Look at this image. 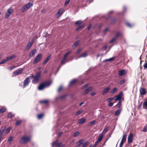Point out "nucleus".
<instances>
[{
    "label": "nucleus",
    "mask_w": 147,
    "mask_h": 147,
    "mask_svg": "<svg viewBox=\"0 0 147 147\" xmlns=\"http://www.w3.org/2000/svg\"><path fill=\"white\" fill-rule=\"evenodd\" d=\"M30 139L31 137L30 136H24L21 139L20 142L22 144H26L30 141Z\"/></svg>",
    "instance_id": "nucleus-1"
},
{
    "label": "nucleus",
    "mask_w": 147,
    "mask_h": 147,
    "mask_svg": "<svg viewBox=\"0 0 147 147\" xmlns=\"http://www.w3.org/2000/svg\"><path fill=\"white\" fill-rule=\"evenodd\" d=\"M33 5V4L32 3H28L24 5L21 9V11L23 12L32 7Z\"/></svg>",
    "instance_id": "nucleus-2"
},
{
    "label": "nucleus",
    "mask_w": 147,
    "mask_h": 147,
    "mask_svg": "<svg viewBox=\"0 0 147 147\" xmlns=\"http://www.w3.org/2000/svg\"><path fill=\"white\" fill-rule=\"evenodd\" d=\"M41 72H38L36 74L34 79L32 80V83L34 84H36L38 82L40 74Z\"/></svg>",
    "instance_id": "nucleus-3"
},
{
    "label": "nucleus",
    "mask_w": 147,
    "mask_h": 147,
    "mask_svg": "<svg viewBox=\"0 0 147 147\" xmlns=\"http://www.w3.org/2000/svg\"><path fill=\"white\" fill-rule=\"evenodd\" d=\"M42 58V57L41 54H37L33 61V63L34 64H35L36 63L39 62L41 60Z\"/></svg>",
    "instance_id": "nucleus-4"
},
{
    "label": "nucleus",
    "mask_w": 147,
    "mask_h": 147,
    "mask_svg": "<svg viewBox=\"0 0 147 147\" xmlns=\"http://www.w3.org/2000/svg\"><path fill=\"white\" fill-rule=\"evenodd\" d=\"M13 11V9L11 7L9 8L7 11L5 15V18H8Z\"/></svg>",
    "instance_id": "nucleus-5"
},
{
    "label": "nucleus",
    "mask_w": 147,
    "mask_h": 147,
    "mask_svg": "<svg viewBox=\"0 0 147 147\" xmlns=\"http://www.w3.org/2000/svg\"><path fill=\"white\" fill-rule=\"evenodd\" d=\"M123 94V93L122 92H121L117 96L114 97V100L116 101L117 100H119V101L123 100V99H122V97Z\"/></svg>",
    "instance_id": "nucleus-6"
},
{
    "label": "nucleus",
    "mask_w": 147,
    "mask_h": 147,
    "mask_svg": "<svg viewBox=\"0 0 147 147\" xmlns=\"http://www.w3.org/2000/svg\"><path fill=\"white\" fill-rule=\"evenodd\" d=\"M24 71L23 68H20L13 73V76H16L21 74Z\"/></svg>",
    "instance_id": "nucleus-7"
},
{
    "label": "nucleus",
    "mask_w": 147,
    "mask_h": 147,
    "mask_svg": "<svg viewBox=\"0 0 147 147\" xmlns=\"http://www.w3.org/2000/svg\"><path fill=\"white\" fill-rule=\"evenodd\" d=\"M30 82V78H26L24 81L23 85L24 87H25L29 85Z\"/></svg>",
    "instance_id": "nucleus-8"
},
{
    "label": "nucleus",
    "mask_w": 147,
    "mask_h": 147,
    "mask_svg": "<svg viewBox=\"0 0 147 147\" xmlns=\"http://www.w3.org/2000/svg\"><path fill=\"white\" fill-rule=\"evenodd\" d=\"M127 138V134H125L124 135L121 139L120 145L121 147H122L124 143L126 142Z\"/></svg>",
    "instance_id": "nucleus-9"
},
{
    "label": "nucleus",
    "mask_w": 147,
    "mask_h": 147,
    "mask_svg": "<svg viewBox=\"0 0 147 147\" xmlns=\"http://www.w3.org/2000/svg\"><path fill=\"white\" fill-rule=\"evenodd\" d=\"M133 134L132 133H130L128 138V143H131L133 140Z\"/></svg>",
    "instance_id": "nucleus-10"
},
{
    "label": "nucleus",
    "mask_w": 147,
    "mask_h": 147,
    "mask_svg": "<svg viewBox=\"0 0 147 147\" xmlns=\"http://www.w3.org/2000/svg\"><path fill=\"white\" fill-rule=\"evenodd\" d=\"M93 89V87L92 86H90L87 89L85 90L84 92L83 93L84 95L88 93L91 90H92Z\"/></svg>",
    "instance_id": "nucleus-11"
},
{
    "label": "nucleus",
    "mask_w": 147,
    "mask_h": 147,
    "mask_svg": "<svg viewBox=\"0 0 147 147\" xmlns=\"http://www.w3.org/2000/svg\"><path fill=\"white\" fill-rule=\"evenodd\" d=\"M34 43V41L33 40H32L30 42H29L27 45L26 46V49L27 50H28L30 48L32 47V45Z\"/></svg>",
    "instance_id": "nucleus-12"
},
{
    "label": "nucleus",
    "mask_w": 147,
    "mask_h": 147,
    "mask_svg": "<svg viewBox=\"0 0 147 147\" xmlns=\"http://www.w3.org/2000/svg\"><path fill=\"white\" fill-rule=\"evenodd\" d=\"M64 12V10L63 9L61 8L59 10L57 13L56 14V16L58 18Z\"/></svg>",
    "instance_id": "nucleus-13"
},
{
    "label": "nucleus",
    "mask_w": 147,
    "mask_h": 147,
    "mask_svg": "<svg viewBox=\"0 0 147 147\" xmlns=\"http://www.w3.org/2000/svg\"><path fill=\"white\" fill-rule=\"evenodd\" d=\"M16 57V56L15 55H12L9 57H7L5 59L6 62L15 58Z\"/></svg>",
    "instance_id": "nucleus-14"
},
{
    "label": "nucleus",
    "mask_w": 147,
    "mask_h": 147,
    "mask_svg": "<svg viewBox=\"0 0 147 147\" xmlns=\"http://www.w3.org/2000/svg\"><path fill=\"white\" fill-rule=\"evenodd\" d=\"M140 93L142 95L145 94L146 93L145 89L143 88H140Z\"/></svg>",
    "instance_id": "nucleus-15"
},
{
    "label": "nucleus",
    "mask_w": 147,
    "mask_h": 147,
    "mask_svg": "<svg viewBox=\"0 0 147 147\" xmlns=\"http://www.w3.org/2000/svg\"><path fill=\"white\" fill-rule=\"evenodd\" d=\"M109 90L110 88L109 87H107L102 90V94L103 95L109 92Z\"/></svg>",
    "instance_id": "nucleus-16"
},
{
    "label": "nucleus",
    "mask_w": 147,
    "mask_h": 147,
    "mask_svg": "<svg viewBox=\"0 0 147 147\" xmlns=\"http://www.w3.org/2000/svg\"><path fill=\"white\" fill-rule=\"evenodd\" d=\"M126 73L124 69H122L119 70L118 72V74L119 76H121L123 75H124Z\"/></svg>",
    "instance_id": "nucleus-17"
},
{
    "label": "nucleus",
    "mask_w": 147,
    "mask_h": 147,
    "mask_svg": "<svg viewBox=\"0 0 147 147\" xmlns=\"http://www.w3.org/2000/svg\"><path fill=\"white\" fill-rule=\"evenodd\" d=\"M51 55H49L46 58L45 61L43 62L42 63L43 65H45L51 59Z\"/></svg>",
    "instance_id": "nucleus-18"
},
{
    "label": "nucleus",
    "mask_w": 147,
    "mask_h": 147,
    "mask_svg": "<svg viewBox=\"0 0 147 147\" xmlns=\"http://www.w3.org/2000/svg\"><path fill=\"white\" fill-rule=\"evenodd\" d=\"M36 49H34L32 50L30 52L29 56L30 57H32L36 53Z\"/></svg>",
    "instance_id": "nucleus-19"
},
{
    "label": "nucleus",
    "mask_w": 147,
    "mask_h": 147,
    "mask_svg": "<svg viewBox=\"0 0 147 147\" xmlns=\"http://www.w3.org/2000/svg\"><path fill=\"white\" fill-rule=\"evenodd\" d=\"M103 136L102 134H100L98 140L96 141V143H99L102 140L103 138Z\"/></svg>",
    "instance_id": "nucleus-20"
},
{
    "label": "nucleus",
    "mask_w": 147,
    "mask_h": 147,
    "mask_svg": "<svg viewBox=\"0 0 147 147\" xmlns=\"http://www.w3.org/2000/svg\"><path fill=\"white\" fill-rule=\"evenodd\" d=\"M6 127L4 126L2 127L0 130V135L2 136L4 131L5 130Z\"/></svg>",
    "instance_id": "nucleus-21"
},
{
    "label": "nucleus",
    "mask_w": 147,
    "mask_h": 147,
    "mask_svg": "<svg viewBox=\"0 0 147 147\" xmlns=\"http://www.w3.org/2000/svg\"><path fill=\"white\" fill-rule=\"evenodd\" d=\"M86 121V119L84 118H82L79 120V123L80 124H82L84 123Z\"/></svg>",
    "instance_id": "nucleus-22"
},
{
    "label": "nucleus",
    "mask_w": 147,
    "mask_h": 147,
    "mask_svg": "<svg viewBox=\"0 0 147 147\" xmlns=\"http://www.w3.org/2000/svg\"><path fill=\"white\" fill-rule=\"evenodd\" d=\"M84 142V140L83 139H81L79 140L78 142L77 143V144L78 146H79L81 145Z\"/></svg>",
    "instance_id": "nucleus-23"
},
{
    "label": "nucleus",
    "mask_w": 147,
    "mask_h": 147,
    "mask_svg": "<svg viewBox=\"0 0 147 147\" xmlns=\"http://www.w3.org/2000/svg\"><path fill=\"white\" fill-rule=\"evenodd\" d=\"M51 83L52 82H51L47 81L43 83L45 88L49 86L51 84Z\"/></svg>",
    "instance_id": "nucleus-24"
},
{
    "label": "nucleus",
    "mask_w": 147,
    "mask_h": 147,
    "mask_svg": "<svg viewBox=\"0 0 147 147\" xmlns=\"http://www.w3.org/2000/svg\"><path fill=\"white\" fill-rule=\"evenodd\" d=\"M45 88L43 83L40 84L38 87V89L39 90H41Z\"/></svg>",
    "instance_id": "nucleus-25"
},
{
    "label": "nucleus",
    "mask_w": 147,
    "mask_h": 147,
    "mask_svg": "<svg viewBox=\"0 0 147 147\" xmlns=\"http://www.w3.org/2000/svg\"><path fill=\"white\" fill-rule=\"evenodd\" d=\"M77 79H74V80H72L70 82L69 84V86H70L74 84L75 82H77Z\"/></svg>",
    "instance_id": "nucleus-26"
},
{
    "label": "nucleus",
    "mask_w": 147,
    "mask_h": 147,
    "mask_svg": "<svg viewBox=\"0 0 147 147\" xmlns=\"http://www.w3.org/2000/svg\"><path fill=\"white\" fill-rule=\"evenodd\" d=\"M143 108L144 109H147V101L144 102L143 104Z\"/></svg>",
    "instance_id": "nucleus-27"
},
{
    "label": "nucleus",
    "mask_w": 147,
    "mask_h": 147,
    "mask_svg": "<svg viewBox=\"0 0 147 147\" xmlns=\"http://www.w3.org/2000/svg\"><path fill=\"white\" fill-rule=\"evenodd\" d=\"M114 59V57H112L109 59L104 60H103V61L104 62H107L108 61H112Z\"/></svg>",
    "instance_id": "nucleus-28"
},
{
    "label": "nucleus",
    "mask_w": 147,
    "mask_h": 147,
    "mask_svg": "<svg viewBox=\"0 0 147 147\" xmlns=\"http://www.w3.org/2000/svg\"><path fill=\"white\" fill-rule=\"evenodd\" d=\"M67 62V61H66V59L63 58L61 61V64L63 65L66 63Z\"/></svg>",
    "instance_id": "nucleus-29"
},
{
    "label": "nucleus",
    "mask_w": 147,
    "mask_h": 147,
    "mask_svg": "<svg viewBox=\"0 0 147 147\" xmlns=\"http://www.w3.org/2000/svg\"><path fill=\"white\" fill-rule=\"evenodd\" d=\"M11 129V127H9L6 130L5 129V134H8L9 132Z\"/></svg>",
    "instance_id": "nucleus-30"
},
{
    "label": "nucleus",
    "mask_w": 147,
    "mask_h": 147,
    "mask_svg": "<svg viewBox=\"0 0 147 147\" xmlns=\"http://www.w3.org/2000/svg\"><path fill=\"white\" fill-rule=\"evenodd\" d=\"M80 134V132L78 131L74 133L73 134V136L74 137H76Z\"/></svg>",
    "instance_id": "nucleus-31"
},
{
    "label": "nucleus",
    "mask_w": 147,
    "mask_h": 147,
    "mask_svg": "<svg viewBox=\"0 0 147 147\" xmlns=\"http://www.w3.org/2000/svg\"><path fill=\"white\" fill-rule=\"evenodd\" d=\"M120 111L119 110H117L116 111L115 114V116H118L120 114Z\"/></svg>",
    "instance_id": "nucleus-32"
},
{
    "label": "nucleus",
    "mask_w": 147,
    "mask_h": 147,
    "mask_svg": "<svg viewBox=\"0 0 147 147\" xmlns=\"http://www.w3.org/2000/svg\"><path fill=\"white\" fill-rule=\"evenodd\" d=\"M96 122V121L95 120H93L92 121L88 123V126H91L92 125L94 124Z\"/></svg>",
    "instance_id": "nucleus-33"
},
{
    "label": "nucleus",
    "mask_w": 147,
    "mask_h": 147,
    "mask_svg": "<svg viewBox=\"0 0 147 147\" xmlns=\"http://www.w3.org/2000/svg\"><path fill=\"white\" fill-rule=\"evenodd\" d=\"M82 22L81 20H79L78 21H77L75 23V25L76 26H78L80 24H81Z\"/></svg>",
    "instance_id": "nucleus-34"
},
{
    "label": "nucleus",
    "mask_w": 147,
    "mask_h": 147,
    "mask_svg": "<svg viewBox=\"0 0 147 147\" xmlns=\"http://www.w3.org/2000/svg\"><path fill=\"white\" fill-rule=\"evenodd\" d=\"M44 114H38L37 115V117L39 119H41L43 116Z\"/></svg>",
    "instance_id": "nucleus-35"
},
{
    "label": "nucleus",
    "mask_w": 147,
    "mask_h": 147,
    "mask_svg": "<svg viewBox=\"0 0 147 147\" xmlns=\"http://www.w3.org/2000/svg\"><path fill=\"white\" fill-rule=\"evenodd\" d=\"M122 36V34L120 32H118L116 34L115 36L116 37H118L120 36Z\"/></svg>",
    "instance_id": "nucleus-36"
},
{
    "label": "nucleus",
    "mask_w": 147,
    "mask_h": 147,
    "mask_svg": "<svg viewBox=\"0 0 147 147\" xmlns=\"http://www.w3.org/2000/svg\"><path fill=\"white\" fill-rule=\"evenodd\" d=\"M87 56V53H84L82 54L79 57V58L81 57H85Z\"/></svg>",
    "instance_id": "nucleus-37"
},
{
    "label": "nucleus",
    "mask_w": 147,
    "mask_h": 147,
    "mask_svg": "<svg viewBox=\"0 0 147 147\" xmlns=\"http://www.w3.org/2000/svg\"><path fill=\"white\" fill-rule=\"evenodd\" d=\"M117 91V88H115L113 89V90L111 91V93L112 94H113Z\"/></svg>",
    "instance_id": "nucleus-38"
},
{
    "label": "nucleus",
    "mask_w": 147,
    "mask_h": 147,
    "mask_svg": "<svg viewBox=\"0 0 147 147\" xmlns=\"http://www.w3.org/2000/svg\"><path fill=\"white\" fill-rule=\"evenodd\" d=\"M48 100H41L40 101V103L41 104L44 103L45 104H47L48 103Z\"/></svg>",
    "instance_id": "nucleus-39"
},
{
    "label": "nucleus",
    "mask_w": 147,
    "mask_h": 147,
    "mask_svg": "<svg viewBox=\"0 0 147 147\" xmlns=\"http://www.w3.org/2000/svg\"><path fill=\"white\" fill-rule=\"evenodd\" d=\"M6 110L5 108H2L0 109V113H2L5 112Z\"/></svg>",
    "instance_id": "nucleus-40"
},
{
    "label": "nucleus",
    "mask_w": 147,
    "mask_h": 147,
    "mask_svg": "<svg viewBox=\"0 0 147 147\" xmlns=\"http://www.w3.org/2000/svg\"><path fill=\"white\" fill-rule=\"evenodd\" d=\"M71 53V51H69L66 53L64 56V57L63 58H64L65 59H66V57L68 56V55L69 54Z\"/></svg>",
    "instance_id": "nucleus-41"
},
{
    "label": "nucleus",
    "mask_w": 147,
    "mask_h": 147,
    "mask_svg": "<svg viewBox=\"0 0 147 147\" xmlns=\"http://www.w3.org/2000/svg\"><path fill=\"white\" fill-rule=\"evenodd\" d=\"M82 111L81 110H79L76 112V116H78L82 113Z\"/></svg>",
    "instance_id": "nucleus-42"
},
{
    "label": "nucleus",
    "mask_w": 147,
    "mask_h": 147,
    "mask_svg": "<svg viewBox=\"0 0 147 147\" xmlns=\"http://www.w3.org/2000/svg\"><path fill=\"white\" fill-rule=\"evenodd\" d=\"M142 131L143 132L147 131V125H145L142 129Z\"/></svg>",
    "instance_id": "nucleus-43"
},
{
    "label": "nucleus",
    "mask_w": 147,
    "mask_h": 147,
    "mask_svg": "<svg viewBox=\"0 0 147 147\" xmlns=\"http://www.w3.org/2000/svg\"><path fill=\"white\" fill-rule=\"evenodd\" d=\"M89 144V142L88 141L86 142L85 143L83 144L82 146V147H86Z\"/></svg>",
    "instance_id": "nucleus-44"
},
{
    "label": "nucleus",
    "mask_w": 147,
    "mask_h": 147,
    "mask_svg": "<svg viewBox=\"0 0 147 147\" xmlns=\"http://www.w3.org/2000/svg\"><path fill=\"white\" fill-rule=\"evenodd\" d=\"M12 138L13 137L12 136H10L8 140V142H9V144H11V142L12 141Z\"/></svg>",
    "instance_id": "nucleus-45"
},
{
    "label": "nucleus",
    "mask_w": 147,
    "mask_h": 147,
    "mask_svg": "<svg viewBox=\"0 0 147 147\" xmlns=\"http://www.w3.org/2000/svg\"><path fill=\"white\" fill-rule=\"evenodd\" d=\"M78 41H76L74 44V45L72 46L73 48H75L76 46L78 44Z\"/></svg>",
    "instance_id": "nucleus-46"
},
{
    "label": "nucleus",
    "mask_w": 147,
    "mask_h": 147,
    "mask_svg": "<svg viewBox=\"0 0 147 147\" xmlns=\"http://www.w3.org/2000/svg\"><path fill=\"white\" fill-rule=\"evenodd\" d=\"M21 121L20 120H18L17 121L16 123V125L18 126L21 123Z\"/></svg>",
    "instance_id": "nucleus-47"
},
{
    "label": "nucleus",
    "mask_w": 147,
    "mask_h": 147,
    "mask_svg": "<svg viewBox=\"0 0 147 147\" xmlns=\"http://www.w3.org/2000/svg\"><path fill=\"white\" fill-rule=\"evenodd\" d=\"M12 117V113L11 112H10L7 115V117L9 118H11Z\"/></svg>",
    "instance_id": "nucleus-48"
},
{
    "label": "nucleus",
    "mask_w": 147,
    "mask_h": 147,
    "mask_svg": "<svg viewBox=\"0 0 147 147\" xmlns=\"http://www.w3.org/2000/svg\"><path fill=\"white\" fill-rule=\"evenodd\" d=\"M125 80L123 79V80L120 81L119 82V83L121 85L125 83Z\"/></svg>",
    "instance_id": "nucleus-49"
},
{
    "label": "nucleus",
    "mask_w": 147,
    "mask_h": 147,
    "mask_svg": "<svg viewBox=\"0 0 147 147\" xmlns=\"http://www.w3.org/2000/svg\"><path fill=\"white\" fill-rule=\"evenodd\" d=\"M84 26L83 25H81L79 26L76 29V31H78L80 29L83 28Z\"/></svg>",
    "instance_id": "nucleus-50"
},
{
    "label": "nucleus",
    "mask_w": 147,
    "mask_h": 147,
    "mask_svg": "<svg viewBox=\"0 0 147 147\" xmlns=\"http://www.w3.org/2000/svg\"><path fill=\"white\" fill-rule=\"evenodd\" d=\"M122 101H119L118 104V106L119 109H120V107L121 106V102Z\"/></svg>",
    "instance_id": "nucleus-51"
},
{
    "label": "nucleus",
    "mask_w": 147,
    "mask_h": 147,
    "mask_svg": "<svg viewBox=\"0 0 147 147\" xmlns=\"http://www.w3.org/2000/svg\"><path fill=\"white\" fill-rule=\"evenodd\" d=\"M114 99H114V97L113 98H108L107 99V101L108 102H109L111 101V100H113V99L114 100Z\"/></svg>",
    "instance_id": "nucleus-52"
},
{
    "label": "nucleus",
    "mask_w": 147,
    "mask_h": 147,
    "mask_svg": "<svg viewBox=\"0 0 147 147\" xmlns=\"http://www.w3.org/2000/svg\"><path fill=\"white\" fill-rule=\"evenodd\" d=\"M57 142H58V140H56V141H55L54 142L52 143V146H54L55 144L57 145Z\"/></svg>",
    "instance_id": "nucleus-53"
},
{
    "label": "nucleus",
    "mask_w": 147,
    "mask_h": 147,
    "mask_svg": "<svg viewBox=\"0 0 147 147\" xmlns=\"http://www.w3.org/2000/svg\"><path fill=\"white\" fill-rule=\"evenodd\" d=\"M6 62V60H5V59H3L0 62V64H4Z\"/></svg>",
    "instance_id": "nucleus-54"
},
{
    "label": "nucleus",
    "mask_w": 147,
    "mask_h": 147,
    "mask_svg": "<svg viewBox=\"0 0 147 147\" xmlns=\"http://www.w3.org/2000/svg\"><path fill=\"white\" fill-rule=\"evenodd\" d=\"M82 49L81 48H80L78 49L76 53V54H78L79 53L82 51Z\"/></svg>",
    "instance_id": "nucleus-55"
},
{
    "label": "nucleus",
    "mask_w": 147,
    "mask_h": 147,
    "mask_svg": "<svg viewBox=\"0 0 147 147\" xmlns=\"http://www.w3.org/2000/svg\"><path fill=\"white\" fill-rule=\"evenodd\" d=\"M15 67V66H11V67H9L8 68V69L9 70H11L12 69L14 68Z\"/></svg>",
    "instance_id": "nucleus-56"
},
{
    "label": "nucleus",
    "mask_w": 147,
    "mask_h": 147,
    "mask_svg": "<svg viewBox=\"0 0 147 147\" xmlns=\"http://www.w3.org/2000/svg\"><path fill=\"white\" fill-rule=\"evenodd\" d=\"M107 131V129L106 128L103 131L102 133L105 134V133H106Z\"/></svg>",
    "instance_id": "nucleus-57"
},
{
    "label": "nucleus",
    "mask_w": 147,
    "mask_h": 147,
    "mask_svg": "<svg viewBox=\"0 0 147 147\" xmlns=\"http://www.w3.org/2000/svg\"><path fill=\"white\" fill-rule=\"evenodd\" d=\"M116 38H113L112 40H110V41H109V43H112L114 41H115L116 40Z\"/></svg>",
    "instance_id": "nucleus-58"
},
{
    "label": "nucleus",
    "mask_w": 147,
    "mask_h": 147,
    "mask_svg": "<svg viewBox=\"0 0 147 147\" xmlns=\"http://www.w3.org/2000/svg\"><path fill=\"white\" fill-rule=\"evenodd\" d=\"M88 86V84H85L81 88V89H83L84 88Z\"/></svg>",
    "instance_id": "nucleus-59"
},
{
    "label": "nucleus",
    "mask_w": 147,
    "mask_h": 147,
    "mask_svg": "<svg viewBox=\"0 0 147 147\" xmlns=\"http://www.w3.org/2000/svg\"><path fill=\"white\" fill-rule=\"evenodd\" d=\"M144 69H147V63H145L144 65Z\"/></svg>",
    "instance_id": "nucleus-60"
},
{
    "label": "nucleus",
    "mask_w": 147,
    "mask_h": 147,
    "mask_svg": "<svg viewBox=\"0 0 147 147\" xmlns=\"http://www.w3.org/2000/svg\"><path fill=\"white\" fill-rule=\"evenodd\" d=\"M69 2V0H67L65 2V4H64L65 5H67Z\"/></svg>",
    "instance_id": "nucleus-61"
},
{
    "label": "nucleus",
    "mask_w": 147,
    "mask_h": 147,
    "mask_svg": "<svg viewBox=\"0 0 147 147\" xmlns=\"http://www.w3.org/2000/svg\"><path fill=\"white\" fill-rule=\"evenodd\" d=\"M107 46H104L102 48V49L103 50V51H104L107 49Z\"/></svg>",
    "instance_id": "nucleus-62"
},
{
    "label": "nucleus",
    "mask_w": 147,
    "mask_h": 147,
    "mask_svg": "<svg viewBox=\"0 0 147 147\" xmlns=\"http://www.w3.org/2000/svg\"><path fill=\"white\" fill-rule=\"evenodd\" d=\"M142 104V103H140L139 105L137 107V109H140L141 107Z\"/></svg>",
    "instance_id": "nucleus-63"
},
{
    "label": "nucleus",
    "mask_w": 147,
    "mask_h": 147,
    "mask_svg": "<svg viewBox=\"0 0 147 147\" xmlns=\"http://www.w3.org/2000/svg\"><path fill=\"white\" fill-rule=\"evenodd\" d=\"M96 94V92H92L90 93V94L92 96H93L95 95Z\"/></svg>",
    "instance_id": "nucleus-64"
}]
</instances>
